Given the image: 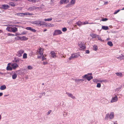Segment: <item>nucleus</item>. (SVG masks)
Returning a JSON list of instances; mask_svg holds the SVG:
<instances>
[{
  "mask_svg": "<svg viewBox=\"0 0 124 124\" xmlns=\"http://www.w3.org/2000/svg\"><path fill=\"white\" fill-rule=\"evenodd\" d=\"M11 65L12 67V68L13 69H15L18 66V65L16 63H11Z\"/></svg>",
  "mask_w": 124,
  "mask_h": 124,
  "instance_id": "8",
  "label": "nucleus"
},
{
  "mask_svg": "<svg viewBox=\"0 0 124 124\" xmlns=\"http://www.w3.org/2000/svg\"><path fill=\"white\" fill-rule=\"evenodd\" d=\"M93 49L94 50L96 51L97 49V46L96 45H94L93 46Z\"/></svg>",
  "mask_w": 124,
  "mask_h": 124,
  "instance_id": "33",
  "label": "nucleus"
},
{
  "mask_svg": "<svg viewBox=\"0 0 124 124\" xmlns=\"http://www.w3.org/2000/svg\"><path fill=\"white\" fill-rule=\"evenodd\" d=\"M11 27H8L6 29V30H7L8 31L11 32Z\"/></svg>",
  "mask_w": 124,
  "mask_h": 124,
  "instance_id": "31",
  "label": "nucleus"
},
{
  "mask_svg": "<svg viewBox=\"0 0 124 124\" xmlns=\"http://www.w3.org/2000/svg\"><path fill=\"white\" fill-rule=\"evenodd\" d=\"M88 23L87 22L86 23L85 22H84L83 23V24H88Z\"/></svg>",
  "mask_w": 124,
  "mask_h": 124,
  "instance_id": "62",
  "label": "nucleus"
},
{
  "mask_svg": "<svg viewBox=\"0 0 124 124\" xmlns=\"http://www.w3.org/2000/svg\"><path fill=\"white\" fill-rule=\"evenodd\" d=\"M71 4L70 3L67 4L66 7V8H69L71 7Z\"/></svg>",
  "mask_w": 124,
  "mask_h": 124,
  "instance_id": "42",
  "label": "nucleus"
},
{
  "mask_svg": "<svg viewBox=\"0 0 124 124\" xmlns=\"http://www.w3.org/2000/svg\"><path fill=\"white\" fill-rule=\"evenodd\" d=\"M22 40L23 41H26L28 39V38H27L26 37L24 36H23L22 37Z\"/></svg>",
  "mask_w": 124,
  "mask_h": 124,
  "instance_id": "27",
  "label": "nucleus"
},
{
  "mask_svg": "<svg viewBox=\"0 0 124 124\" xmlns=\"http://www.w3.org/2000/svg\"><path fill=\"white\" fill-rule=\"evenodd\" d=\"M18 38L19 39L18 40H22V37L18 36Z\"/></svg>",
  "mask_w": 124,
  "mask_h": 124,
  "instance_id": "59",
  "label": "nucleus"
},
{
  "mask_svg": "<svg viewBox=\"0 0 124 124\" xmlns=\"http://www.w3.org/2000/svg\"><path fill=\"white\" fill-rule=\"evenodd\" d=\"M43 22L42 21H36L35 24H37L38 26H41L42 25Z\"/></svg>",
  "mask_w": 124,
  "mask_h": 124,
  "instance_id": "9",
  "label": "nucleus"
},
{
  "mask_svg": "<svg viewBox=\"0 0 124 124\" xmlns=\"http://www.w3.org/2000/svg\"><path fill=\"white\" fill-rule=\"evenodd\" d=\"M88 74H85L82 77L83 78H86V79H87V78L88 77Z\"/></svg>",
  "mask_w": 124,
  "mask_h": 124,
  "instance_id": "35",
  "label": "nucleus"
},
{
  "mask_svg": "<svg viewBox=\"0 0 124 124\" xmlns=\"http://www.w3.org/2000/svg\"><path fill=\"white\" fill-rule=\"evenodd\" d=\"M66 94L69 97H71L72 99H74L75 98V96H74L72 93L67 92Z\"/></svg>",
  "mask_w": 124,
  "mask_h": 124,
  "instance_id": "13",
  "label": "nucleus"
},
{
  "mask_svg": "<svg viewBox=\"0 0 124 124\" xmlns=\"http://www.w3.org/2000/svg\"><path fill=\"white\" fill-rule=\"evenodd\" d=\"M11 63H9L8 64V66L6 68L7 70H12V67L9 66V65H11Z\"/></svg>",
  "mask_w": 124,
  "mask_h": 124,
  "instance_id": "12",
  "label": "nucleus"
},
{
  "mask_svg": "<svg viewBox=\"0 0 124 124\" xmlns=\"http://www.w3.org/2000/svg\"><path fill=\"white\" fill-rule=\"evenodd\" d=\"M39 54L41 55H43V53L41 52H40V50H39Z\"/></svg>",
  "mask_w": 124,
  "mask_h": 124,
  "instance_id": "58",
  "label": "nucleus"
},
{
  "mask_svg": "<svg viewBox=\"0 0 124 124\" xmlns=\"http://www.w3.org/2000/svg\"><path fill=\"white\" fill-rule=\"evenodd\" d=\"M113 45L112 42L110 41H109V46L110 47L112 46Z\"/></svg>",
  "mask_w": 124,
  "mask_h": 124,
  "instance_id": "38",
  "label": "nucleus"
},
{
  "mask_svg": "<svg viewBox=\"0 0 124 124\" xmlns=\"http://www.w3.org/2000/svg\"><path fill=\"white\" fill-rule=\"evenodd\" d=\"M93 81L94 82H98V80L96 79H94L93 80Z\"/></svg>",
  "mask_w": 124,
  "mask_h": 124,
  "instance_id": "51",
  "label": "nucleus"
},
{
  "mask_svg": "<svg viewBox=\"0 0 124 124\" xmlns=\"http://www.w3.org/2000/svg\"><path fill=\"white\" fill-rule=\"evenodd\" d=\"M43 63L44 65H45L47 64V62H43Z\"/></svg>",
  "mask_w": 124,
  "mask_h": 124,
  "instance_id": "56",
  "label": "nucleus"
},
{
  "mask_svg": "<svg viewBox=\"0 0 124 124\" xmlns=\"http://www.w3.org/2000/svg\"><path fill=\"white\" fill-rule=\"evenodd\" d=\"M6 88V86L4 85L1 86L0 87V89L1 90H4Z\"/></svg>",
  "mask_w": 124,
  "mask_h": 124,
  "instance_id": "21",
  "label": "nucleus"
},
{
  "mask_svg": "<svg viewBox=\"0 0 124 124\" xmlns=\"http://www.w3.org/2000/svg\"><path fill=\"white\" fill-rule=\"evenodd\" d=\"M62 33V31L59 30H55L54 31L53 35L54 36L58 35L61 34Z\"/></svg>",
  "mask_w": 124,
  "mask_h": 124,
  "instance_id": "2",
  "label": "nucleus"
},
{
  "mask_svg": "<svg viewBox=\"0 0 124 124\" xmlns=\"http://www.w3.org/2000/svg\"><path fill=\"white\" fill-rule=\"evenodd\" d=\"M27 15V12L25 13H23V17L24 16Z\"/></svg>",
  "mask_w": 124,
  "mask_h": 124,
  "instance_id": "57",
  "label": "nucleus"
},
{
  "mask_svg": "<svg viewBox=\"0 0 124 124\" xmlns=\"http://www.w3.org/2000/svg\"><path fill=\"white\" fill-rule=\"evenodd\" d=\"M112 32V33H116V31H111H111H109V32Z\"/></svg>",
  "mask_w": 124,
  "mask_h": 124,
  "instance_id": "53",
  "label": "nucleus"
},
{
  "mask_svg": "<svg viewBox=\"0 0 124 124\" xmlns=\"http://www.w3.org/2000/svg\"><path fill=\"white\" fill-rule=\"evenodd\" d=\"M71 55L73 59L77 58L79 56V55L77 53L73 54Z\"/></svg>",
  "mask_w": 124,
  "mask_h": 124,
  "instance_id": "15",
  "label": "nucleus"
},
{
  "mask_svg": "<svg viewBox=\"0 0 124 124\" xmlns=\"http://www.w3.org/2000/svg\"><path fill=\"white\" fill-rule=\"evenodd\" d=\"M27 32H26L25 31H23V32L21 33V34H20V35H25L26 34Z\"/></svg>",
  "mask_w": 124,
  "mask_h": 124,
  "instance_id": "46",
  "label": "nucleus"
},
{
  "mask_svg": "<svg viewBox=\"0 0 124 124\" xmlns=\"http://www.w3.org/2000/svg\"><path fill=\"white\" fill-rule=\"evenodd\" d=\"M52 20V18H48L47 19H45L44 20L45 21H49Z\"/></svg>",
  "mask_w": 124,
  "mask_h": 124,
  "instance_id": "36",
  "label": "nucleus"
},
{
  "mask_svg": "<svg viewBox=\"0 0 124 124\" xmlns=\"http://www.w3.org/2000/svg\"><path fill=\"white\" fill-rule=\"evenodd\" d=\"M17 15L18 16H20L23 17V13H16L15 14V15Z\"/></svg>",
  "mask_w": 124,
  "mask_h": 124,
  "instance_id": "26",
  "label": "nucleus"
},
{
  "mask_svg": "<svg viewBox=\"0 0 124 124\" xmlns=\"http://www.w3.org/2000/svg\"><path fill=\"white\" fill-rule=\"evenodd\" d=\"M51 110H50L48 111L47 112V115H49L50 114V113H51Z\"/></svg>",
  "mask_w": 124,
  "mask_h": 124,
  "instance_id": "54",
  "label": "nucleus"
},
{
  "mask_svg": "<svg viewBox=\"0 0 124 124\" xmlns=\"http://www.w3.org/2000/svg\"><path fill=\"white\" fill-rule=\"evenodd\" d=\"M102 29L103 30H107L108 29V27L107 26H102Z\"/></svg>",
  "mask_w": 124,
  "mask_h": 124,
  "instance_id": "20",
  "label": "nucleus"
},
{
  "mask_svg": "<svg viewBox=\"0 0 124 124\" xmlns=\"http://www.w3.org/2000/svg\"><path fill=\"white\" fill-rule=\"evenodd\" d=\"M17 77V75L16 73H14V74L12 75V78L13 79H15Z\"/></svg>",
  "mask_w": 124,
  "mask_h": 124,
  "instance_id": "23",
  "label": "nucleus"
},
{
  "mask_svg": "<svg viewBox=\"0 0 124 124\" xmlns=\"http://www.w3.org/2000/svg\"><path fill=\"white\" fill-rule=\"evenodd\" d=\"M8 34V36H17V34H15V35H14V34H12L11 33H8L7 34Z\"/></svg>",
  "mask_w": 124,
  "mask_h": 124,
  "instance_id": "39",
  "label": "nucleus"
},
{
  "mask_svg": "<svg viewBox=\"0 0 124 124\" xmlns=\"http://www.w3.org/2000/svg\"><path fill=\"white\" fill-rule=\"evenodd\" d=\"M115 74L118 76L122 77L123 76V74L121 72H118L116 73Z\"/></svg>",
  "mask_w": 124,
  "mask_h": 124,
  "instance_id": "17",
  "label": "nucleus"
},
{
  "mask_svg": "<svg viewBox=\"0 0 124 124\" xmlns=\"http://www.w3.org/2000/svg\"><path fill=\"white\" fill-rule=\"evenodd\" d=\"M84 79H81V82H82L83 81H85Z\"/></svg>",
  "mask_w": 124,
  "mask_h": 124,
  "instance_id": "63",
  "label": "nucleus"
},
{
  "mask_svg": "<svg viewBox=\"0 0 124 124\" xmlns=\"http://www.w3.org/2000/svg\"><path fill=\"white\" fill-rule=\"evenodd\" d=\"M42 25H44L45 27H53L54 26L53 24L50 23H47L46 22H43Z\"/></svg>",
  "mask_w": 124,
  "mask_h": 124,
  "instance_id": "3",
  "label": "nucleus"
},
{
  "mask_svg": "<svg viewBox=\"0 0 124 124\" xmlns=\"http://www.w3.org/2000/svg\"><path fill=\"white\" fill-rule=\"evenodd\" d=\"M97 38L98 40L101 41H103L102 40L101 38L98 35V36H97Z\"/></svg>",
  "mask_w": 124,
  "mask_h": 124,
  "instance_id": "50",
  "label": "nucleus"
},
{
  "mask_svg": "<svg viewBox=\"0 0 124 124\" xmlns=\"http://www.w3.org/2000/svg\"><path fill=\"white\" fill-rule=\"evenodd\" d=\"M24 52V51L22 50H20L17 52V55L19 57L21 56L22 54Z\"/></svg>",
  "mask_w": 124,
  "mask_h": 124,
  "instance_id": "5",
  "label": "nucleus"
},
{
  "mask_svg": "<svg viewBox=\"0 0 124 124\" xmlns=\"http://www.w3.org/2000/svg\"><path fill=\"white\" fill-rule=\"evenodd\" d=\"M108 114H107L105 116V119L108 120Z\"/></svg>",
  "mask_w": 124,
  "mask_h": 124,
  "instance_id": "48",
  "label": "nucleus"
},
{
  "mask_svg": "<svg viewBox=\"0 0 124 124\" xmlns=\"http://www.w3.org/2000/svg\"><path fill=\"white\" fill-rule=\"evenodd\" d=\"M122 85H120L117 88H116V91H121V89L122 88Z\"/></svg>",
  "mask_w": 124,
  "mask_h": 124,
  "instance_id": "22",
  "label": "nucleus"
},
{
  "mask_svg": "<svg viewBox=\"0 0 124 124\" xmlns=\"http://www.w3.org/2000/svg\"><path fill=\"white\" fill-rule=\"evenodd\" d=\"M90 35L92 37V38H96L98 36V35H97L96 34L94 33L91 34Z\"/></svg>",
  "mask_w": 124,
  "mask_h": 124,
  "instance_id": "19",
  "label": "nucleus"
},
{
  "mask_svg": "<svg viewBox=\"0 0 124 124\" xmlns=\"http://www.w3.org/2000/svg\"><path fill=\"white\" fill-rule=\"evenodd\" d=\"M36 21H34V22H31V23L33 24H36Z\"/></svg>",
  "mask_w": 124,
  "mask_h": 124,
  "instance_id": "61",
  "label": "nucleus"
},
{
  "mask_svg": "<svg viewBox=\"0 0 124 124\" xmlns=\"http://www.w3.org/2000/svg\"><path fill=\"white\" fill-rule=\"evenodd\" d=\"M75 2V0H71L70 3L71 4H74Z\"/></svg>",
  "mask_w": 124,
  "mask_h": 124,
  "instance_id": "37",
  "label": "nucleus"
},
{
  "mask_svg": "<svg viewBox=\"0 0 124 124\" xmlns=\"http://www.w3.org/2000/svg\"><path fill=\"white\" fill-rule=\"evenodd\" d=\"M93 77L92 76H88L86 79L88 81H90L91 79H93Z\"/></svg>",
  "mask_w": 124,
  "mask_h": 124,
  "instance_id": "29",
  "label": "nucleus"
},
{
  "mask_svg": "<svg viewBox=\"0 0 124 124\" xmlns=\"http://www.w3.org/2000/svg\"><path fill=\"white\" fill-rule=\"evenodd\" d=\"M98 88H100L101 87V84L100 83H97L96 86Z\"/></svg>",
  "mask_w": 124,
  "mask_h": 124,
  "instance_id": "43",
  "label": "nucleus"
},
{
  "mask_svg": "<svg viewBox=\"0 0 124 124\" xmlns=\"http://www.w3.org/2000/svg\"><path fill=\"white\" fill-rule=\"evenodd\" d=\"M36 8L35 6H33L29 8H28V10L30 11H33Z\"/></svg>",
  "mask_w": 124,
  "mask_h": 124,
  "instance_id": "18",
  "label": "nucleus"
},
{
  "mask_svg": "<svg viewBox=\"0 0 124 124\" xmlns=\"http://www.w3.org/2000/svg\"><path fill=\"white\" fill-rule=\"evenodd\" d=\"M27 58V54L26 53H24L23 55V58L24 59H26Z\"/></svg>",
  "mask_w": 124,
  "mask_h": 124,
  "instance_id": "32",
  "label": "nucleus"
},
{
  "mask_svg": "<svg viewBox=\"0 0 124 124\" xmlns=\"http://www.w3.org/2000/svg\"><path fill=\"white\" fill-rule=\"evenodd\" d=\"M2 8L5 10H6L10 8L9 6L7 4L2 5L1 6Z\"/></svg>",
  "mask_w": 124,
  "mask_h": 124,
  "instance_id": "6",
  "label": "nucleus"
},
{
  "mask_svg": "<svg viewBox=\"0 0 124 124\" xmlns=\"http://www.w3.org/2000/svg\"><path fill=\"white\" fill-rule=\"evenodd\" d=\"M90 52L89 50H86L85 51V53L87 54H88Z\"/></svg>",
  "mask_w": 124,
  "mask_h": 124,
  "instance_id": "55",
  "label": "nucleus"
},
{
  "mask_svg": "<svg viewBox=\"0 0 124 124\" xmlns=\"http://www.w3.org/2000/svg\"><path fill=\"white\" fill-rule=\"evenodd\" d=\"M73 56H72V55L69 58V60H72V59H73Z\"/></svg>",
  "mask_w": 124,
  "mask_h": 124,
  "instance_id": "49",
  "label": "nucleus"
},
{
  "mask_svg": "<svg viewBox=\"0 0 124 124\" xmlns=\"http://www.w3.org/2000/svg\"><path fill=\"white\" fill-rule=\"evenodd\" d=\"M11 25L12 26H15L16 27H21V26H19V25ZM21 27H22V28H23V27L21 26Z\"/></svg>",
  "mask_w": 124,
  "mask_h": 124,
  "instance_id": "45",
  "label": "nucleus"
},
{
  "mask_svg": "<svg viewBox=\"0 0 124 124\" xmlns=\"http://www.w3.org/2000/svg\"><path fill=\"white\" fill-rule=\"evenodd\" d=\"M27 15H32V14L31 13H30L28 12H27Z\"/></svg>",
  "mask_w": 124,
  "mask_h": 124,
  "instance_id": "60",
  "label": "nucleus"
},
{
  "mask_svg": "<svg viewBox=\"0 0 124 124\" xmlns=\"http://www.w3.org/2000/svg\"><path fill=\"white\" fill-rule=\"evenodd\" d=\"M42 61L46 60V58L45 57H44L43 55L42 56Z\"/></svg>",
  "mask_w": 124,
  "mask_h": 124,
  "instance_id": "52",
  "label": "nucleus"
},
{
  "mask_svg": "<svg viewBox=\"0 0 124 124\" xmlns=\"http://www.w3.org/2000/svg\"><path fill=\"white\" fill-rule=\"evenodd\" d=\"M75 81L77 83H81V79L78 78L76 79L75 80Z\"/></svg>",
  "mask_w": 124,
  "mask_h": 124,
  "instance_id": "30",
  "label": "nucleus"
},
{
  "mask_svg": "<svg viewBox=\"0 0 124 124\" xmlns=\"http://www.w3.org/2000/svg\"><path fill=\"white\" fill-rule=\"evenodd\" d=\"M69 2V0H61L60 1V3L61 4H63V3L67 4Z\"/></svg>",
  "mask_w": 124,
  "mask_h": 124,
  "instance_id": "11",
  "label": "nucleus"
},
{
  "mask_svg": "<svg viewBox=\"0 0 124 124\" xmlns=\"http://www.w3.org/2000/svg\"><path fill=\"white\" fill-rule=\"evenodd\" d=\"M3 94V93H0V97L2 96Z\"/></svg>",
  "mask_w": 124,
  "mask_h": 124,
  "instance_id": "64",
  "label": "nucleus"
},
{
  "mask_svg": "<svg viewBox=\"0 0 124 124\" xmlns=\"http://www.w3.org/2000/svg\"><path fill=\"white\" fill-rule=\"evenodd\" d=\"M19 58H18L17 59H16V58L15 59V60H14V62H19Z\"/></svg>",
  "mask_w": 124,
  "mask_h": 124,
  "instance_id": "40",
  "label": "nucleus"
},
{
  "mask_svg": "<svg viewBox=\"0 0 124 124\" xmlns=\"http://www.w3.org/2000/svg\"><path fill=\"white\" fill-rule=\"evenodd\" d=\"M121 10L120 9H118L117 10H116L115 12L113 14L114 15L116 14L117 13L120 11Z\"/></svg>",
  "mask_w": 124,
  "mask_h": 124,
  "instance_id": "34",
  "label": "nucleus"
},
{
  "mask_svg": "<svg viewBox=\"0 0 124 124\" xmlns=\"http://www.w3.org/2000/svg\"><path fill=\"white\" fill-rule=\"evenodd\" d=\"M78 44L79 46L81 49V50H84L86 48V46L85 44L82 43V42H79Z\"/></svg>",
  "mask_w": 124,
  "mask_h": 124,
  "instance_id": "1",
  "label": "nucleus"
},
{
  "mask_svg": "<svg viewBox=\"0 0 124 124\" xmlns=\"http://www.w3.org/2000/svg\"><path fill=\"white\" fill-rule=\"evenodd\" d=\"M9 4L12 7H14L15 6V3L14 2H9Z\"/></svg>",
  "mask_w": 124,
  "mask_h": 124,
  "instance_id": "25",
  "label": "nucleus"
},
{
  "mask_svg": "<svg viewBox=\"0 0 124 124\" xmlns=\"http://www.w3.org/2000/svg\"><path fill=\"white\" fill-rule=\"evenodd\" d=\"M28 69L29 70H31L32 69V67L30 65H29L27 67Z\"/></svg>",
  "mask_w": 124,
  "mask_h": 124,
  "instance_id": "47",
  "label": "nucleus"
},
{
  "mask_svg": "<svg viewBox=\"0 0 124 124\" xmlns=\"http://www.w3.org/2000/svg\"><path fill=\"white\" fill-rule=\"evenodd\" d=\"M122 57H124V54H121V55H119V57H117V58L118 59H120L121 60L123 59L122 58Z\"/></svg>",
  "mask_w": 124,
  "mask_h": 124,
  "instance_id": "28",
  "label": "nucleus"
},
{
  "mask_svg": "<svg viewBox=\"0 0 124 124\" xmlns=\"http://www.w3.org/2000/svg\"><path fill=\"white\" fill-rule=\"evenodd\" d=\"M76 24H77V25H78L79 27H80L83 24V22L79 21L77 22Z\"/></svg>",
  "mask_w": 124,
  "mask_h": 124,
  "instance_id": "16",
  "label": "nucleus"
},
{
  "mask_svg": "<svg viewBox=\"0 0 124 124\" xmlns=\"http://www.w3.org/2000/svg\"><path fill=\"white\" fill-rule=\"evenodd\" d=\"M118 100V98L117 96H115L112 97V99L110 101V102L113 103L116 102Z\"/></svg>",
  "mask_w": 124,
  "mask_h": 124,
  "instance_id": "4",
  "label": "nucleus"
},
{
  "mask_svg": "<svg viewBox=\"0 0 124 124\" xmlns=\"http://www.w3.org/2000/svg\"><path fill=\"white\" fill-rule=\"evenodd\" d=\"M11 32H15L17 31V28L16 27H11Z\"/></svg>",
  "mask_w": 124,
  "mask_h": 124,
  "instance_id": "14",
  "label": "nucleus"
},
{
  "mask_svg": "<svg viewBox=\"0 0 124 124\" xmlns=\"http://www.w3.org/2000/svg\"><path fill=\"white\" fill-rule=\"evenodd\" d=\"M108 20V19L106 18H103L101 19V21H106Z\"/></svg>",
  "mask_w": 124,
  "mask_h": 124,
  "instance_id": "41",
  "label": "nucleus"
},
{
  "mask_svg": "<svg viewBox=\"0 0 124 124\" xmlns=\"http://www.w3.org/2000/svg\"><path fill=\"white\" fill-rule=\"evenodd\" d=\"M50 53L53 57L54 58V57L56 56L55 53L54 51H52Z\"/></svg>",
  "mask_w": 124,
  "mask_h": 124,
  "instance_id": "24",
  "label": "nucleus"
},
{
  "mask_svg": "<svg viewBox=\"0 0 124 124\" xmlns=\"http://www.w3.org/2000/svg\"><path fill=\"white\" fill-rule=\"evenodd\" d=\"M114 113L113 112H111L109 114V119H111L114 118Z\"/></svg>",
  "mask_w": 124,
  "mask_h": 124,
  "instance_id": "10",
  "label": "nucleus"
},
{
  "mask_svg": "<svg viewBox=\"0 0 124 124\" xmlns=\"http://www.w3.org/2000/svg\"><path fill=\"white\" fill-rule=\"evenodd\" d=\"M25 29L28 30H30L34 32H36V30L35 29L32 28L31 27H27Z\"/></svg>",
  "mask_w": 124,
  "mask_h": 124,
  "instance_id": "7",
  "label": "nucleus"
},
{
  "mask_svg": "<svg viewBox=\"0 0 124 124\" xmlns=\"http://www.w3.org/2000/svg\"><path fill=\"white\" fill-rule=\"evenodd\" d=\"M62 30L63 32H65L67 30V29L66 27H64L62 28Z\"/></svg>",
  "mask_w": 124,
  "mask_h": 124,
  "instance_id": "44",
  "label": "nucleus"
}]
</instances>
